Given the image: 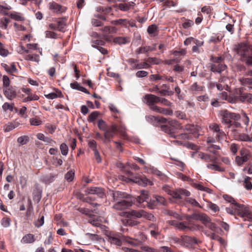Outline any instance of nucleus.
Returning <instances> with one entry per match:
<instances>
[{"mask_svg": "<svg viewBox=\"0 0 252 252\" xmlns=\"http://www.w3.org/2000/svg\"><path fill=\"white\" fill-rule=\"evenodd\" d=\"M113 196L114 201L116 202L113 205V208L116 210H122L127 209L132 206L134 201L130 196L119 191L113 193Z\"/></svg>", "mask_w": 252, "mask_h": 252, "instance_id": "nucleus-1", "label": "nucleus"}, {"mask_svg": "<svg viewBox=\"0 0 252 252\" xmlns=\"http://www.w3.org/2000/svg\"><path fill=\"white\" fill-rule=\"evenodd\" d=\"M236 216L242 218L244 220L252 221V213L249 208L243 204L237 203L235 205Z\"/></svg>", "mask_w": 252, "mask_h": 252, "instance_id": "nucleus-2", "label": "nucleus"}, {"mask_svg": "<svg viewBox=\"0 0 252 252\" xmlns=\"http://www.w3.org/2000/svg\"><path fill=\"white\" fill-rule=\"evenodd\" d=\"M220 117L221 120V123L225 125H230L236 120H238L240 118L239 115L229 112L227 110H222L219 113Z\"/></svg>", "mask_w": 252, "mask_h": 252, "instance_id": "nucleus-3", "label": "nucleus"}, {"mask_svg": "<svg viewBox=\"0 0 252 252\" xmlns=\"http://www.w3.org/2000/svg\"><path fill=\"white\" fill-rule=\"evenodd\" d=\"M190 193L188 190L183 189H177L173 190L170 195L174 200V202L180 204L183 202L184 197L189 196Z\"/></svg>", "mask_w": 252, "mask_h": 252, "instance_id": "nucleus-4", "label": "nucleus"}, {"mask_svg": "<svg viewBox=\"0 0 252 252\" xmlns=\"http://www.w3.org/2000/svg\"><path fill=\"white\" fill-rule=\"evenodd\" d=\"M209 128L213 132V136L218 141L220 142L225 138L226 134L220 129L218 124L212 123L209 125Z\"/></svg>", "mask_w": 252, "mask_h": 252, "instance_id": "nucleus-5", "label": "nucleus"}, {"mask_svg": "<svg viewBox=\"0 0 252 252\" xmlns=\"http://www.w3.org/2000/svg\"><path fill=\"white\" fill-rule=\"evenodd\" d=\"M234 49L241 58L250 53V47L246 42H241L236 45Z\"/></svg>", "mask_w": 252, "mask_h": 252, "instance_id": "nucleus-6", "label": "nucleus"}, {"mask_svg": "<svg viewBox=\"0 0 252 252\" xmlns=\"http://www.w3.org/2000/svg\"><path fill=\"white\" fill-rule=\"evenodd\" d=\"M117 126L115 125H111L104 132L103 142H110L111 139L113 138L116 133Z\"/></svg>", "mask_w": 252, "mask_h": 252, "instance_id": "nucleus-7", "label": "nucleus"}, {"mask_svg": "<svg viewBox=\"0 0 252 252\" xmlns=\"http://www.w3.org/2000/svg\"><path fill=\"white\" fill-rule=\"evenodd\" d=\"M148 191L145 190H141L140 194L136 198V200L139 204H141L143 202L146 201L147 202V206L150 209H153L154 205L153 203L148 202V199H149Z\"/></svg>", "mask_w": 252, "mask_h": 252, "instance_id": "nucleus-8", "label": "nucleus"}, {"mask_svg": "<svg viewBox=\"0 0 252 252\" xmlns=\"http://www.w3.org/2000/svg\"><path fill=\"white\" fill-rule=\"evenodd\" d=\"M181 240L183 245L187 247H192L199 242L195 238L187 235L182 236Z\"/></svg>", "mask_w": 252, "mask_h": 252, "instance_id": "nucleus-9", "label": "nucleus"}, {"mask_svg": "<svg viewBox=\"0 0 252 252\" xmlns=\"http://www.w3.org/2000/svg\"><path fill=\"white\" fill-rule=\"evenodd\" d=\"M90 148L93 151L95 160L97 163L101 162V158L97 148V143L94 140H91L88 142Z\"/></svg>", "mask_w": 252, "mask_h": 252, "instance_id": "nucleus-10", "label": "nucleus"}, {"mask_svg": "<svg viewBox=\"0 0 252 252\" xmlns=\"http://www.w3.org/2000/svg\"><path fill=\"white\" fill-rule=\"evenodd\" d=\"M193 219L200 220L204 225H207L211 220L209 217L204 213H193Z\"/></svg>", "mask_w": 252, "mask_h": 252, "instance_id": "nucleus-11", "label": "nucleus"}, {"mask_svg": "<svg viewBox=\"0 0 252 252\" xmlns=\"http://www.w3.org/2000/svg\"><path fill=\"white\" fill-rule=\"evenodd\" d=\"M48 6L50 10L56 13H61L66 10L65 7L54 1L49 3Z\"/></svg>", "mask_w": 252, "mask_h": 252, "instance_id": "nucleus-12", "label": "nucleus"}, {"mask_svg": "<svg viewBox=\"0 0 252 252\" xmlns=\"http://www.w3.org/2000/svg\"><path fill=\"white\" fill-rule=\"evenodd\" d=\"M144 100L150 108L155 105V104L159 102V97L154 94H148L144 96Z\"/></svg>", "mask_w": 252, "mask_h": 252, "instance_id": "nucleus-13", "label": "nucleus"}, {"mask_svg": "<svg viewBox=\"0 0 252 252\" xmlns=\"http://www.w3.org/2000/svg\"><path fill=\"white\" fill-rule=\"evenodd\" d=\"M86 192L88 194L97 195L98 197L101 198H103L105 196L103 189L99 188H89L86 189Z\"/></svg>", "mask_w": 252, "mask_h": 252, "instance_id": "nucleus-14", "label": "nucleus"}, {"mask_svg": "<svg viewBox=\"0 0 252 252\" xmlns=\"http://www.w3.org/2000/svg\"><path fill=\"white\" fill-rule=\"evenodd\" d=\"M107 241L111 244L115 245L118 246L122 245V243L120 239V236L119 235L114 233H110L107 236Z\"/></svg>", "mask_w": 252, "mask_h": 252, "instance_id": "nucleus-15", "label": "nucleus"}, {"mask_svg": "<svg viewBox=\"0 0 252 252\" xmlns=\"http://www.w3.org/2000/svg\"><path fill=\"white\" fill-rule=\"evenodd\" d=\"M198 158L205 162H212V163H216L218 159L216 157H211L209 154L203 152L198 153Z\"/></svg>", "mask_w": 252, "mask_h": 252, "instance_id": "nucleus-16", "label": "nucleus"}, {"mask_svg": "<svg viewBox=\"0 0 252 252\" xmlns=\"http://www.w3.org/2000/svg\"><path fill=\"white\" fill-rule=\"evenodd\" d=\"M227 66L224 63H213L211 65V70L214 72L220 73L222 71L225 70Z\"/></svg>", "mask_w": 252, "mask_h": 252, "instance_id": "nucleus-17", "label": "nucleus"}, {"mask_svg": "<svg viewBox=\"0 0 252 252\" xmlns=\"http://www.w3.org/2000/svg\"><path fill=\"white\" fill-rule=\"evenodd\" d=\"M132 180L134 183L144 187L147 186L148 184L150 185H152L153 184L151 181L148 180V179L145 177H136Z\"/></svg>", "mask_w": 252, "mask_h": 252, "instance_id": "nucleus-18", "label": "nucleus"}, {"mask_svg": "<svg viewBox=\"0 0 252 252\" xmlns=\"http://www.w3.org/2000/svg\"><path fill=\"white\" fill-rule=\"evenodd\" d=\"M4 94L6 97L10 100H12L16 96V90L13 87L5 89L4 90Z\"/></svg>", "mask_w": 252, "mask_h": 252, "instance_id": "nucleus-19", "label": "nucleus"}, {"mask_svg": "<svg viewBox=\"0 0 252 252\" xmlns=\"http://www.w3.org/2000/svg\"><path fill=\"white\" fill-rule=\"evenodd\" d=\"M180 128L183 131H187L189 133L194 134L197 132L196 127L193 125L188 124L186 125L185 126H181Z\"/></svg>", "mask_w": 252, "mask_h": 252, "instance_id": "nucleus-20", "label": "nucleus"}, {"mask_svg": "<svg viewBox=\"0 0 252 252\" xmlns=\"http://www.w3.org/2000/svg\"><path fill=\"white\" fill-rule=\"evenodd\" d=\"M130 38L129 37H117L114 39V42L117 44L121 45L130 42Z\"/></svg>", "mask_w": 252, "mask_h": 252, "instance_id": "nucleus-21", "label": "nucleus"}, {"mask_svg": "<svg viewBox=\"0 0 252 252\" xmlns=\"http://www.w3.org/2000/svg\"><path fill=\"white\" fill-rule=\"evenodd\" d=\"M35 241L34 236L32 234H28L24 236L21 240V242L24 244L32 243Z\"/></svg>", "mask_w": 252, "mask_h": 252, "instance_id": "nucleus-22", "label": "nucleus"}, {"mask_svg": "<svg viewBox=\"0 0 252 252\" xmlns=\"http://www.w3.org/2000/svg\"><path fill=\"white\" fill-rule=\"evenodd\" d=\"M88 221L94 226L96 227H100L101 226L100 218L94 216L91 217Z\"/></svg>", "mask_w": 252, "mask_h": 252, "instance_id": "nucleus-23", "label": "nucleus"}, {"mask_svg": "<svg viewBox=\"0 0 252 252\" xmlns=\"http://www.w3.org/2000/svg\"><path fill=\"white\" fill-rule=\"evenodd\" d=\"M238 80L242 86H247L252 88V78L240 77L238 79Z\"/></svg>", "mask_w": 252, "mask_h": 252, "instance_id": "nucleus-24", "label": "nucleus"}, {"mask_svg": "<svg viewBox=\"0 0 252 252\" xmlns=\"http://www.w3.org/2000/svg\"><path fill=\"white\" fill-rule=\"evenodd\" d=\"M240 157L242 158L244 161H248L251 158V155L249 150L242 148L240 151Z\"/></svg>", "mask_w": 252, "mask_h": 252, "instance_id": "nucleus-25", "label": "nucleus"}, {"mask_svg": "<svg viewBox=\"0 0 252 252\" xmlns=\"http://www.w3.org/2000/svg\"><path fill=\"white\" fill-rule=\"evenodd\" d=\"M133 6V2L121 3L118 5V7L122 11H128L131 7Z\"/></svg>", "mask_w": 252, "mask_h": 252, "instance_id": "nucleus-26", "label": "nucleus"}, {"mask_svg": "<svg viewBox=\"0 0 252 252\" xmlns=\"http://www.w3.org/2000/svg\"><path fill=\"white\" fill-rule=\"evenodd\" d=\"M66 19L63 18L62 20L57 21V30L62 32H65V27L66 25Z\"/></svg>", "mask_w": 252, "mask_h": 252, "instance_id": "nucleus-27", "label": "nucleus"}, {"mask_svg": "<svg viewBox=\"0 0 252 252\" xmlns=\"http://www.w3.org/2000/svg\"><path fill=\"white\" fill-rule=\"evenodd\" d=\"M119 25L122 27L128 28V27H134V24L126 19H120Z\"/></svg>", "mask_w": 252, "mask_h": 252, "instance_id": "nucleus-28", "label": "nucleus"}, {"mask_svg": "<svg viewBox=\"0 0 252 252\" xmlns=\"http://www.w3.org/2000/svg\"><path fill=\"white\" fill-rule=\"evenodd\" d=\"M241 60L249 66L252 65V53H249L246 56L241 58Z\"/></svg>", "mask_w": 252, "mask_h": 252, "instance_id": "nucleus-29", "label": "nucleus"}, {"mask_svg": "<svg viewBox=\"0 0 252 252\" xmlns=\"http://www.w3.org/2000/svg\"><path fill=\"white\" fill-rule=\"evenodd\" d=\"M207 168L215 170L218 171L219 172H223L224 171V169L219 165L216 164V163H212V164L208 163L206 165Z\"/></svg>", "mask_w": 252, "mask_h": 252, "instance_id": "nucleus-30", "label": "nucleus"}, {"mask_svg": "<svg viewBox=\"0 0 252 252\" xmlns=\"http://www.w3.org/2000/svg\"><path fill=\"white\" fill-rule=\"evenodd\" d=\"M155 50V48L149 46L141 47L137 49L136 53L138 54L146 53L149 51H153Z\"/></svg>", "mask_w": 252, "mask_h": 252, "instance_id": "nucleus-31", "label": "nucleus"}, {"mask_svg": "<svg viewBox=\"0 0 252 252\" xmlns=\"http://www.w3.org/2000/svg\"><path fill=\"white\" fill-rule=\"evenodd\" d=\"M25 60L27 61H31L38 63L39 61V58L38 55L36 54H29L26 55L24 57Z\"/></svg>", "mask_w": 252, "mask_h": 252, "instance_id": "nucleus-32", "label": "nucleus"}, {"mask_svg": "<svg viewBox=\"0 0 252 252\" xmlns=\"http://www.w3.org/2000/svg\"><path fill=\"white\" fill-rule=\"evenodd\" d=\"M1 65L5 69L6 71L8 73L15 72L17 70L16 66L14 63H11L10 66H8L5 63H2Z\"/></svg>", "mask_w": 252, "mask_h": 252, "instance_id": "nucleus-33", "label": "nucleus"}, {"mask_svg": "<svg viewBox=\"0 0 252 252\" xmlns=\"http://www.w3.org/2000/svg\"><path fill=\"white\" fill-rule=\"evenodd\" d=\"M9 16L11 18L18 21H22L25 19L24 17L20 15V13L16 12L9 13Z\"/></svg>", "mask_w": 252, "mask_h": 252, "instance_id": "nucleus-34", "label": "nucleus"}, {"mask_svg": "<svg viewBox=\"0 0 252 252\" xmlns=\"http://www.w3.org/2000/svg\"><path fill=\"white\" fill-rule=\"evenodd\" d=\"M117 131H118L121 136L125 139H127V135L126 133V128L125 126H121L119 127H117Z\"/></svg>", "mask_w": 252, "mask_h": 252, "instance_id": "nucleus-35", "label": "nucleus"}, {"mask_svg": "<svg viewBox=\"0 0 252 252\" xmlns=\"http://www.w3.org/2000/svg\"><path fill=\"white\" fill-rule=\"evenodd\" d=\"M190 221L179 222L177 228L181 231H185L188 229V224H190Z\"/></svg>", "mask_w": 252, "mask_h": 252, "instance_id": "nucleus-36", "label": "nucleus"}, {"mask_svg": "<svg viewBox=\"0 0 252 252\" xmlns=\"http://www.w3.org/2000/svg\"><path fill=\"white\" fill-rule=\"evenodd\" d=\"M235 138L240 141L248 142L250 141V136L247 134L242 133L236 136Z\"/></svg>", "mask_w": 252, "mask_h": 252, "instance_id": "nucleus-37", "label": "nucleus"}, {"mask_svg": "<svg viewBox=\"0 0 252 252\" xmlns=\"http://www.w3.org/2000/svg\"><path fill=\"white\" fill-rule=\"evenodd\" d=\"M154 198L156 199V201L160 205L165 206L167 205V202L165 198L161 196L155 195Z\"/></svg>", "mask_w": 252, "mask_h": 252, "instance_id": "nucleus-38", "label": "nucleus"}, {"mask_svg": "<svg viewBox=\"0 0 252 252\" xmlns=\"http://www.w3.org/2000/svg\"><path fill=\"white\" fill-rule=\"evenodd\" d=\"M97 126L99 129L104 132L108 128L106 123L102 119L98 120Z\"/></svg>", "mask_w": 252, "mask_h": 252, "instance_id": "nucleus-39", "label": "nucleus"}, {"mask_svg": "<svg viewBox=\"0 0 252 252\" xmlns=\"http://www.w3.org/2000/svg\"><path fill=\"white\" fill-rule=\"evenodd\" d=\"M150 65L146 62L141 63H139L135 64L133 68L136 69H142V68H148L150 67Z\"/></svg>", "mask_w": 252, "mask_h": 252, "instance_id": "nucleus-40", "label": "nucleus"}, {"mask_svg": "<svg viewBox=\"0 0 252 252\" xmlns=\"http://www.w3.org/2000/svg\"><path fill=\"white\" fill-rule=\"evenodd\" d=\"M142 218H144L149 220L155 221V218L154 215L151 213H147L145 211L142 210Z\"/></svg>", "mask_w": 252, "mask_h": 252, "instance_id": "nucleus-41", "label": "nucleus"}, {"mask_svg": "<svg viewBox=\"0 0 252 252\" xmlns=\"http://www.w3.org/2000/svg\"><path fill=\"white\" fill-rule=\"evenodd\" d=\"M39 98V96L35 94H30V95H28V96L26 97H25L23 101L24 102H26L30 101H32V100H37Z\"/></svg>", "mask_w": 252, "mask_h": 252, "instance_id": "nucleus-42", "label": "nucleus"}, {"mask_svg": "<svg viewBox=\"0 0 252 252\" xmlns=\"http://www.w3.org/2000/svg\"><path fill=\"white\" fill-rule=\"evenodd\" d=\"M60 149L63 156H66L68 154V147L65 143H62L60 146Z\"/></svg>", "mask_w": 252, "mask_h": 252, "instance_id": "nucleus-43", "label": "nucleus"}, {"mask_svg": "<svg viewBox=\"0 0 252 252\" xmlns=\"http://www.w3.org/2000/svg\"><path fill=\"white\" fill-rule=\"evenodd\" d=\"M250 180L251 178L249 177H247L245 179V180L244 181V186L248 190H250L252 189V184Z\"/></svg>", "mask_w": 252, "mask_h": 252, "instance_id": "nucleus-44", "label": "nucleus"}, {"mask_svg": "<svg viewBox=\"0 0 252 252\" xmlns=\"http://www.w3.org/2000/svg\"><path fill=\"white\" fill-rule=\"evenodd\" d=\"M9 22V20L8 18L6 17L1 18L0 19V27L6 29Z\"/></svg>", "mask_w": 252, "mask_h": 252, "instance_id": "nucleus-45", "label": "nucleus"}, {"mask_svg": "<svg viewBox=\"0 0 252 252\" xmlns=\"http://www.w3.org/2000/svg\"><path fill=\"white\" fill-rule=\"evenodd\" d=\"M102 30L104 32L108 33H114L117 31V30L115 27L110 26H106Z\"/></svg>", "mask_w": 252, "mask_h": 252, "instance_id": "nucleus-46", "label": "nucleus"}, {"mask_svg": "<svg viewBox=\"0 0 252 252\" xmlns=\"http://www.w3.org/2000/svg\"><path fill=\"white\" fill-rule=\"evenodd\" d=\"M147 32L150 34L155 35L158 32L157 26L155 25H152L148 27Z\"/></svg>", "mask_w": 252, "mask_h": 252, "instance_id": "nucleus-47", "label": "nucleus"}, {"mask_svg": "<svg viewBox=\"0 0 252 252\" xmlns=\"http://www.w3.org/2000/svg\"><path fill=\"white\" fill-rule=\"evenodd\" d=\"M111 10V7L99 6L96 8V11L98 12H102L104 14L109 13Z\"/></svg>", "mask_w": 252, "mask_h": 252, "instance_id": "nucleus-48", "label": "nucleus"}, {"mask_svg": "<svg viewBox=\"0 0 252 252\" xmlns=\"http://www.w3.org/2000/svg\"><path fill=\"white\" fill-rule=\"evenodd\" d=\"M208 151L213 154H215V155H216L217 154V152H216V150H220V147L218 145H214V144H211L209 147H208Z\"/></svg>", "mask_w": 252, "mask_h": 252, "instance_id": "nucleus-49", "label": "nucleus"}, {"mask_svg": "<svg viewBox=\"0 0 252 252\" xmlns=\"http://www.w3.org/2000/svg\"><path fill=\"white\" fill-rule=\"evenodd\" d=\"M129 213L130 215L136 218H142V210L140 211L132 210Z\"/></svg>", "mask_w": 252, "mask_h": 252, "instance_id": "nucleus-50", "label": "nucleus"}, {"mask_svg": "<svg viewBox=\"0 0 252 252\" xmlns=\"http://www.w3.org/2000/svg\"><path fill=\"white\" fill-rule=\"evenodd\" d=\"M99 114V112L94 111L91 113L88 117V121L90 122L94 121L98 116Z\"/></svg>", "mask_w": 252, "mask_h": 252, "instance_id": "nucleus-51", "label": "nucleus"}, {"mask_svg": "<svg viewBox=\"0 0 252 252\" xmlns=\"http://www.w3.org/2000/svg\"><path fill=\"white\" fill-rule=\"evenodd\" d=\"M2 107L4 111H6L8 110H10V111H13L14 108V104H10L8 102H5L3 104Z\"/></svg>", "mask_w": 252, "mask_h": 252, "instance_id": "nucleus-52", "label": "nucleus"}, {"mask_svg": "<svg viewBox=\"0 0 252 252\" xmlns=\"http://www.w3.org/2000/svg\"><path fill=\"white\" fill-rule=\"evenodd\" d=\"M223 198L226 201H227V202L230 203L232 205H235L237 203L236 202V201L234 200V199L232 197H231L227 194H224L223 195Z\"/></svg>", "mask_w": 252, "mask_h": 252, "instance_id": "nucleus-53", "label": "nucleus"}, {"mask_svg": "<svg viewBox=\"0 0 252 252\" xmlns=\"http://www.w3.org/2000/svg\"><path fill=\"white\" fill-rule=\"evenodd\" d=\"M207 206L209 208L211 209L215 213L218 212L220 210L219 206L216 204L213 203L211 202H209Z\"/></svg>", "mask_w": 252, "mask_h": 252, "instance_id": "nucleus-54", "label": "nucleus"}, {"mask_svg": "<svg viewBox=\"0 0 252 252\" xmlns=\"http://www.w3.org/2000/svg\"><path fill=\"white\" fill-rule=\"evenodd\" d=\"M30 122L31 125L32 126H38L42 124V121L39 118H37L31 119Z\"/></svg>", "mask_w": 252, "mask_h": 252, "instance_id": "nucleus-55", "label": "nucleus"}, {"mask_svg": "<svg viewBox=\"0 0 252 252\" xmlns=\"http://www.w3.org/2000/svg\"><path fill=\"white\" fill-rule=\"evenodd\" d=\"M222 36H220L219 35H215L212 36L210 37L209 41L211 42L217 43V42H220L222 39Z\"/></svg>", "mask_w": 252, "mask_h": 252, "instance_id": "nucleus-56", "label": "nucleus"}, {"mask_svg": "<svg viewBox=\"0 0 252 252\" xmlns=\"http://www.w3.org/2000/svg\"><path fill=\"white\" fill-rule=\"evenodd\" d=\"M109 109L113 113L115 114H119L120 113V110L117 108V107L112 103L109 104L108 106Z\"/></svg>", "mask_w": 252, "mask_h": 252, "instance_id": "nucleus-57", "label": "nucleus"}, {"mask_svg": "<svg viewBox=\"0 0 252 252\" xmlns=\"http://www.w3.org/2000/svg\"><path fill=\"white\" fill-rule=\"evenodd\" d=\"M186 201L193 206H197L199 208H201V206L200 205V204L193 198H188L186 200Z\"/></svg>", "mask_w": 252, "mask_h": 252, "instance_id": "nucleus-58", "label": "nucleus"}, {"mask_svg": "<svg viewBox=\"0 0 252 252\" xmlns=\"http://www.w3.org/2000/svg\"><path fill=\"white\" fill-rule=\"evenodd\" d=\"M223 95L225 96V99L227 100L229 102L231 103H235L237 101L236 97H232L230 96H227V93H224L222 94Z\"/></svg>", "mask_w": 252, "mask_h": 252, "instance_id": "nucleus-59", "label": "nucleus"}, {"mask_svg": "<svg viewBox=\"0 0 252 252\" xmlns=\"http://www.w3.org/2000/svg\"><path fill=\"white\" fill-rule=\"evenodd\" d=\"M28 141V137L26 136H20L17 139V142L22 145L27 144Z\"/></svg>", "mask_w": 252, "mask_h": 252, "instance_id": "nucleus-60", "label": "nucleus"}, {"mask_svg": "<svg viewBox=\"0 0 252 252\" xmlns=\"http://www.w3.org/2000/svg\"><path fill=\"white\" fill-rule=\"evenodd\" d=\"M200 225L190 222V224H188V229L191 231H194L200 229Z\"/></svg>", "mask_w": 252, "mask_h": 252, "instance_id": "nucleus-61", "label": "nucleus"}, {"mask_svg": "<svg viewBox=\"0 0 252 252\" xmlns=\"http://www.w3.org/2000/svg\"><path fill=\"white\" fill-rule=\"evenodd\" d=\"M141 249L146 252H160L159 250L156 249L148 246H143Z\"/></svg>", "mask_w": 252, "mask_h": 252, "instance_id": "nucleus-62", "label": "nucleus"}, {"mask_svg": "<svg viewBox=\"0 0 252 252\" xmlns=\"http://www.w3.org/2000/svg\"><path fill=\"white\" fill-rule=\"evenodd\" d=\"M225 210L228 214L236 216L235 205H232V206L229 207H226Z\"/></svg>", "mask_w": 252, "mask_h": 252, "instance_id": "nucleus-63", "label": "nucleus"}, {"mask_svg": "<svg viewBox=\"0 0 252 252\" xmlns=\"http://www.w3.org/2000/svg\"><path fill=\"white\" fill-rule=\"evenodd\" d=\"M1 224L3 227H7L10 224V220L8 218H3L1 220Z\"/></svg>", "mask_w": 252, "mask_h": 252, "instance_id": "nucleus-64", "label": "nucleus"}]
</instances>
